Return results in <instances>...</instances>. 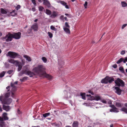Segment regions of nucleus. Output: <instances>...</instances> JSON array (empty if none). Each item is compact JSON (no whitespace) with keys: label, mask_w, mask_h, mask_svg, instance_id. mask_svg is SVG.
I'll return each mask as SVG.
<instances>
[{"label":"nucleus","mask_w":127,"mask_h":127,"mask_svg":"<svg viewBox=\"0 0 127 127\" xmlns=\"http://www.w3.org/2000/svg\"><path fill=\"white\" fill-rule=\"evenodd\" d=\"M45 67L42 65H38L37 66L33 68L32 69L33 71L36 74V75H39L42 77L45 72Z\"/></svg>","instance_id":"f257e3e1"},{"label":"nucleus","mask_w":127,"mask_h":127,"mask_svg":"<svg viewBox=\"0 0 127 127\" xmlns=\"http://www.w3.org/2000/svg\"><path fill=\"white\" fill-rule=\"evenodd\" d=\"M10 95V93L8 92L6 93L4 96L3 95L0 96V100L1 102L2 103L9 104L11 103L12 101V99L8 98Z\"/></svg>","instance_id":"f03ea898"},{"label":"nucleus","mask_w":127,"mask_h":127,"mask_svg":"<svg viewBox=\"0 0 127 127\" xmlns=\"http://www.w3.org/2000/svg\"><path fill=\"white\" fill-rule=\"evenodd\" d=\"M7 61L8 62L16 66H18V71H20L23 65L21 64V62H19L18 61L10 59H8Z\"/></svg>","instance_id":"7ed1b4c3"},{"label":"nucleus","mask_w":127,"mask_h":127,"mask_svg":"<svg viewBox=\"0 0 127 127\" xmlns=\"http://www.w3.org/2000/svg\"><path fill=\"white\" fill-rule=\"evenodd\" d=\"M13 34L9 33L5 36L2 37L1 39L3 41L9 42L11 41L13 38Z\"/></svg>","instance_id":"20e7f679"},{"label":"nucleus","mask_w":127,"mask_h":127,"mask_svg":"<svg viewBox=\"0 0 127 127\" xmlns=\"http://www.w3.org/2000/svg\"><path fill=\"white\" fill-rule=\"evenodd\" d=\"M7 56L9 57H10L12 59H15L17 57L19 58H21V56L18 54L11 52H8L7 54Z\"/></svg>","instance_id":"39448f33"},{"label":"nucleus","mask_w":127,"mask_h":127,"mask_svg":"<svg viewBox=\"0 0 127 127\" xmlns=\"http://www.w3.org/2000/svg\"><path fill=\"white\" fill-rule=\"evenodd\" d=\"M115 83L118 86L123 87L124 85V82L119 78H117L115 81Z\"/></svg>","instance_id":"423d86ee"},{"label":"nucleus","mask_w":127,"mask_h":127,"mask_svg":"<svg viewBox=\"0 0 127 127\" xmlns=\"http://www.w3.org/2000/svg\"><path fill=\"white\" fill-rule=\"evenodd\" d=\"M11 87H12V89L11 90V96L12 97H13L14 96V92L16 90V86L15 85H14V84H12V83L11 84Z\"/></svg>","instance_id":"0eeeda50"},{"label":"nucleus","mask_w":127,"mask_h":127,"mask_svg":"<svg viewBox=\"0 0 127 127\" xmlns=\"http://www.w3.org/2000/svg\"><path fill=\"white\" fill-rule=\"evenodd\" d=\"M23 74H26L27 75H29L30 77H32L36 75V74L34 72H33L29 71H26L25 70Z\"/></svg>","instance_id":"6e6552de"},{"label":"nucleus","mask_w":127,"mask_h":127,"mask_svg":"<svg viewBox=\"0 0 127 127\" xmlns=\"http://www.w3.org/2000/svg\"><path fill=\"white\" fill-rule=\"evenodd\" d=\"M12 34L13 38L16 39H19L21 37V33L20 32H18L17 33H15Z\"/></svg>","instance_id":"1a4fd4ad"},{"label":"nucleus","mask_w":127,"mask_h":127,"mask_svg":"<svg viewBox=\"0 0 127 127\" xmlns=\"http://www.w3.org/2000/svg\"><path fill=\"white\" fill-rule=\"evenodd\" d=\"M57 2L59 3H60L62 5L65 6V7L66 9H69V8L68 7V5L65 2L61 0H58L57 1Z\"/></svg>","instance_id":"9d476101"},{"label":"nucleus","mask_w":127,"mask_h":127,"mask_svg":"<svg viewBox=\"0 0 127 127\" xmlns=\"http://www.w3.org/2000/svg\"><path fill=\"white\" fill-rule=\"evenodd\" d=\"M6 125L4 122L3 119L0 116V127H5Z\"/></svg>","instance_id":"9b49d317"},{"label":"nucleus","mask_w":127,"mask_h":127,"mask_svg":"<svg viewBox=\"0 0 127 127\" xmlns=\"http://www.w3.org/2000/svg\"><path fill=\"white\" fill-rule=\"evenodd\" d=\"M115 90V92L118 95H120L121 94L122 90L120 89V88L118 87H115L114 88Z\"/></svg>","instance_id":"f8f14e48"},{"label":"nucleus","mask_w":127,"mask_h":127,"mask_svg":"<svg viewBox=\"0 0 127 127\" xmlns=\"http://www.w3.org/2000/svg\"><path fill=\"white\" fill-rule=\"evenodd\" d=\"M34 31H37L38 29V27L37 24L36 23H35L32 25L31 27Z\"/></svg>","instance_id":"ddd939ff"},{"label":"nucleus","mask_w":127,"mask_h":127,"mask_svg":"<svg viewBox=\"0 0 127 127\" xmlns=\"http://www.w3.org/2000/svg\"><path fill=\"white\" fill-rule=\"evenodd\" d=\"M7 114L6 113H4L2 115V117L1 118L3 119V120H7L8 119V118L7 117Z\"/></svg>","instance_id":"4468645a"},{"label":"nucleus","mask_w":127,"mask_h":127,"mask_svg":"<svg viewBox=\"0 0 127 127\" xmlns=\"http://www.w3.org/2000/svg\"><path fill=\"white\" fill-rule=\"evenodd\" d=\"M58 15V13L55 11H53L50 17L52 18H54L57 16Z\"/></svg>","instance_id":"2eb2a0df"},{"label":"nucleus","mask_w":127,"mask_h":127,"mask_svg":"<svg viewBox=\"0 0 127 127\" xmlns=\"http://www.w3.org/2000/svg\"><path fill=\"white\" fill-rule=\"evenodd\" d=\"M42 77H45L49 79H50L52 78V77L49 74H47L45 72L44 73V74H43Z\"/></svg>","instance_id":"dca6fc26"},{"label":"nucleus","mask_w":127,"mask_h":127,"mask_svg":"<svg viewBox=\"0 0 127 127\" xmlns=\"http://www.w3.org/2000/svg\"><path fill=\"white\" fill-rule=\"evenodd\" d=\"M86 96L88 97L87 99L88 100L91 101L94 100V96H91L90 95H87Z\"/></svg>","instance_id":"f3484780"},{"label":"nucleus","mask_w":127,"mask_h":127,"mask_svg":"<svg viewBox=\"0 0 127 127\" xmlns=\"http://www.w3.org/2000/svg\"><path fill=\"white\" fill-rule=\"evenodd\" d=\"M3 109L6 111H9L10 109V108L8 105H4L3 106Z\"/></svg>","instance_id":"a211bd4d"},{"label":"nucleus","mask_w":127,"mask_h":127,"mask_svg":"<svg viewBox=\"0 0 127 127\" xmlns=\"http://www.w3.org/2000/svg\"><path fill=\"white\" fill-rule=\"evenodd\" d=\"M108 76L106 77L104 79H103L101 81V83L107 84L108 82Z\"/></svg>","instance_id":"6ab92c4d"},{"label":"nucleus","mask_w":127,"mask_h":127,"mask_svg":"<svg viewBox=\"0 0 127 127\" xmlns=\"http://www.w3.org/2000/svg\"><path fill=\"white\" fill-rule=\"evenodd\" d=\"M43 1V4L44 5L47 6H49L50 5V4L49 1L47 0H42Z\"/></svg>","instance_id":"aec40b11"},{"label":"nucleus","mask_w":127,"mask_h":127,"mask_svg":"<svg viewBox=\"0 0 127 127\" xmlns=\"http://www.w3.org/2000/svg\"><path fill=\"white\" fill-rule=\"evenodd\" d=\"M110 112H113L115 113H117L119 112V111L118 110V109L115 107H114L113 108L110 109Z\"/></svg>","instance_id":"412c9836"},{"label":"nucleus","mask_w":127,"mask_h":127,"mask_svg":"<svg viewBox=\"0 0 127 127\" xmlns=\"http://www.w3.org/2000/svg\"><path fill=\"white\" fill-rule=\"evenodd\" d=\"M65 97L66 99H68L69 98L71 97V95L69 93L65 92Z\"/></svg>","instance_id":"4be33fe9"},{"label":"nucleus","mask_w":127,"mask_h":127,"mask_svg":"<svg viewBox=\"0 0 127 127\" xmlns=\"http://www.w3.org/2000/svg\"><path fill=\"white\" fill-rule=\"evenodd\" d=\"M108 82L109 83H111L113 81H114V79L113 77H109L108 76Z\"/></svg>","instance_id":"5701e85b"},{"label":"nucleus","mask_w":127,"mask_h":127,"mask_svg":"<svg viewBox=\"0 0 127 127\" xmlns=\"http://www.w3.org/2000/svg\"><path fill=\"white\" fill-rule=\"evenodd\" d=\"M94 100H95L97 101L100 100L101 97L99 95H96L95 96H94Z\"/></svg>","instance_id":"b1692460"},{"label":"nucleus","mask_w":127,"mask_h":127,"mask_svg":"<svg viewBox=\"0 0 127 127\" xmlns=\"http://www.w3.org/2000/svg\"><path fill=\"white\" fill-rule=\"evenodd\" d=\"M79 125L78 122L77 121L74 122L72 124L73 127H77Z\"/></svg>","instance_id":"393cba45"},{"label":"nucleus","mask_w":127,"mask_h":127,"mask_svg":"<svg viewBox=\"0 0 127 127\" xmlns=\"http://www.w3.org/2000/svg\"><path fill=\"white\" fill-rule=\"evenodd\" d=\"M24 58L26 59V60L29 62H30L31 61V60L29 56L26 55H24L23 56Z\"/></svg>","instance_id":"a878e982"},{"label":"nucleus","mask_w":127,"mask_h":127,"mask_svg":"<svg viewBox=\"0 0 127 127\" xmlns=\"http://www.w3.org/2000/svg\"><path fill=\"white\" fill-rule=\"evenodd\" d=\"M121 4L122 6L123 7H126L127 6V3L125 1H122Z\"/></svg>","instance_id":"bb28decb"},{"label":"nucleus","mask_w":127,"mask_h":127,"mask_svg":"<svg viewBox=\"0 0 127 127\" xmlns=\"http://www.w3.org/2000/svg\"><path fill=\"white\" fill-rule=\"evenodd\" d=\"M80 95L82 96V98L84 99H86V94L85 93H81L80 94Z\"/></svg>","instance_id":"cd10ccee"},{"label":"nucleus","mask_w":127,"mask_h":127,"mask_svg":"<svg viewBox=\"0 0 127 127\" xmlns=\"http://www.w3.org/2000/svg\"><path fill=\"white\" fill-rule=\"evenodd\" d=\"M0 11L1 13L3 14H6L7 13V11L5 10L3 8H1Z\"/></svg>","instance_id":"c85d7f7f"},{"label":"nucleus","mask_w":127,"mask_h":127,"mask_svg":"<svg viewBox=\"0 0 127 127\" xmlns=\"http://www.w3.org/2000/svg\"><path fill=\"white\" fill-rule=\"evenodd\" d=\"M64 30L66 33H70V32L69 29L66 28H64Z\"/></svg>","instance_id":"c756f323"},{"label":"nucleus","mask_w":127,"mask_h":127,"mask_svg":"<svg viewBox=\"0 0 127 127\" xmlns=\"http://www.w3.org/2000/svg\"><path fill=\"white\" fill-rule=\"evenodd\" d=\"M121 110L122 111L124 112L125 113H126L127 114V109L125 108H123L121 109Z\"/></svg>","instance_id":"7c9ffc66"},{"label":"nucleus","mask_w":127,"mask_h":127,"mask_svg":"<svg viewBox=\"0 0 127 127\" xmlns=\"http://www.w3.org/2000/svg\"><path fill=\"white\" fill-rule=\"evenodd\" d=\"M45 13L48 15H50L51 14V11L48 9L46 10Z\"/></svg>","instance_id":"2f4dec72"},{"label":"nucleus","mask_w":127,"mask_h":127,"mask_svg":"<svg viewBox=\"0 0 127 127\" xmlns=\"http://www.w3.org/2000/svg\"><path fill=\"white\" fill-rule=\"evenodd\" d=\"M50 114V113H48L44 114H43V116L44 118H46L49 116Z\"/></svg>","instance_id":"473e14b6"},{"label":"nucleus","mask_w":127,"mask_h":127,"mask_svg":"<svg viewBox=\"0 0 127 127\" xmlns=\"http://www.w3.org/2000/svg\"><path fill=\"white\" fill-rule=\"evenodd\" d=\"M100 100L101 102L104 103L106 104L107 103V101L106 100L104 99L101 98Z\"/></svg>","instance_id":"72a5a7b5"},{"label":"nucleus","mask_w":127,"mask_h":127,"mask_svg":"<svg viewBox=\"0 0 127 127\" xmlns=\"http://www.w3.org/2000/svg\"><path fill=\"white\" fill-rule=\"evenodd\" d=\"M116 106L118 107H121L122 105L121 104L119 103L116 102L115 104Z\"/></svg>","instance_id":"f704fd0d"},{"label":"nucleus","mask_w":127,"mask_h":127,"mask_svg":"<svg viewBox=\"0 0 127 127\" xmlns=\"http://www.w3.org/2000/svg\"><path fill=\"white\" fill-rule=\"evenodd\" d=\"M10 14L12 16H14L17 14V13L15 12V11L14 10L11 12Z\"/></svg>","instance_id":"c9c22d12"},{"label":"nucleus","mask_w":127,"mask_h":127,"mask_svg":"<svg viewBox=\"0 0 127 127\" xmlns=\"http://www.w3.org/2000/svg\"><path fill=\"white\" fill-rule=\"evenodd\" d=\"M124 60V59L123 58H121L118 61L116 62L117 64H119L122 62Z\"/></svg>","instance_id":"e433bc0d"},{"label":"nucleus","mask_w":127,"mask_h":127,"mask_svg":"<svg viewBox=\"0 0 127 127\" xmlns=\"http://www.w3.org/2000/svg\"><path fill=\"white\" fill-rule=\"evenodd\" d=\"M5 73V72L4 71H2L1 73L0 74V77L2 78L3 77Z\"/></svg>","instance_id":"4c0bfd02"},{"label":"nucleus","mask_w":127,"mask_h":127,"mask_svg":"<svg viewBox=\"0 0 127 127\" xmlns=\"http://www.w3.org/2000/svg\"><path fill=\"white\" fill-rule=\"evenodd\" d=\"M50 29L52 30L55 31H56L57 30L56 29L55 27L54 26L52 25L51 26H50Z\"/></svg>","instance_id":"58836bf2"},{"label":"nucleus","mask_w":127,"mask_h":127,"mask_svg":"<svg viewBox=\"0 0 127 127\" xmlns=\"http://www.w3.org/2000/svg\"><path fill=\"white\" fill-rule=\"evenodd\" d=\"M50 38H52L53 37V34L50 32H48L47 33Z\"/></svg>","instance_id":"ea45409f"},{"label":"nucleus","mask_w":127,"mask_h":127,"mask_svg":"<svg viewBox=\"0 0 127 127\" xmlns=\"http://www.w3.org/2000/svg\"><path fill=\"white\" fill-rule=\"evenodd\" d=\"M42 60L44 63H46L47 62V59L45 57H42Z\"/></svg>","instance_id":"a19ab883"},{"label":"nucleus","mask_w":127,"mask_h":127,"mask_svg":"<svg viewBox=\"0 0 127 127\" xmlns=\"http://www.w3.org/2000/svg\"><path fill=\"white\" fill-rule=\"evenodd\" d=\"M84 6L85 8H87L88 6V2L87 1H86L84 4Z\"/></svg>","instance_id":"79ce46f5"},{"label":"nucleus","mask_w":127,"mask_h":127,"mask_svg":"<svg viewBox=\"0 0 127 127\" xmlns=\"http://www.w3.org/2000/svg\"><path fill=\"white\" fill-rule=\"evenodd\" d=\"M119 70L122 73L124 72L123 68L122 67H120L119 68Z\"/></svg>","instance_id":"37998d69"},{"label":"nucleus","mask_w":127,"mask_h":127,"mask_svg":"<svg viewBox=\"0 0 127 127\" xmlns=\"http://www.w3.org/2000/svg\"><path fill=\"white\" fill-rule=\"evenodd\" d=\"M44 9V8L42 6H40L39 7V10L40 11H42L43 9Z\"/></svg>","instance_id":"c03bdc74"},{"label":"nucleus","mask_w":127,"mask_h":127,"mask_svg":"<svg viewBox=\"0 0 127 127\" xmlns=\"http://www.w3.org/2000/svg\"><path fill=\"white\" fill-rule=\"evenodd\" d=\"M13 72V70H9L7 72V73L8 74H11Z\"/></svg>","instance_id":"a18cd8bd"},{"label":"nucleus","mask_w":127,"mask_h":127,"mask_svg":"<svg viewBox=\"0 0 127 127\" xmlns=\"http://www.w3.org/2000/svg\"><path fill=\"white\" fill-rule=\"evenodd\" d=\"M22 63H21V64L22 65H24L25 63V61L24 60L22 59L21 60Z\"/></svg>","instance_id":"49530a36"},{"label":"nucleus","mask_w":127,"mask_h":127,"mask_svg":"<svg viewBox=\"0 0 127 127\" xmlns=\"http://www.w3.org/2000/svg\"><path fill=\"white\" fill-rule=\"evenodd\" d=\"M83 104L84 105H85L86 106H89L90 105V103L88 104L86 103H84Z\"/></svg>","instance_id":"de8ad7c7"},{"label":"nucleus","mask_w":127,"mask_h":127,"mask_svg":"<svg viewBox=\"0 0 127 127\" xmlns=\"http://www.w3.org/2000/svg\"><path fill=\"white\" fill-rule=\"evenodd\" d=\"M65 25L66 27H67L68 28H69L70 27L68 23L67 22H66L65 23Z\"/></svg>","instance_id":"09e8293b"},{"label":"nucleus","mask_w":127,"mask_h":127,"mask_svg":"<svg viewBox=\"0 0 127 127\" xmlns=\"http://www.w3.org/2000/svg\"><path fill=\"white\" fill-rule=\"evenodd\" d=\"M21 7V6L19 5H17L16 7V9L17 10H18L20 9Z\"/></svg>","instance_id":"8fccbe9b"},{"label":"nucleus","mask_w":127,"mask_h":127,"mask_svg":"<svg viewBox=\"0 0 127 127\" xmlns=\"http://www.w3.org/2000/svg\"><path fill=\"white\" fill-rule=\"evenodd\" d=\"M32 2L34 5H35L36 4V1L35 0H32Z\"/></svg>","instance_id":"3c124183"},{"label":"nucleus","mask_w":127,"mask_h":127,"mask_svg":"<svg viewBox=\"0 0 127 127\" xmlns=\"http://www.w3.org/2000/svg\"><path fill=\"white\" fill-rule=\"evenodd\" d=\"M127 25V24H124L122 26V29H123Z\"/></svg>","instance_id":"603ef678"},{"label":"nucleus","mask_w":127,"mask_h":127,"mask_svg":"<svg viewBox=\"0 0 127 127\" xmlns=\"http://www.w3.org/2000/svg\"><path fill=\"white\" fill-rule=\"evenodd\" d=\"M123 61V62L124 63H126V62H127V57H126L124 59V60Z\"/></svg>","instance_id":"864d4df0"},{"label":"nucleus","mask_w":127,"mask_h":127,"mask_svg":"<svg viewBox=\"0 0 127 127\" xmlns=\"http://www.w3.org/2000/svg\"><path fill=\"white\" fill-rule=\"evenodd\" d=\"M125 53V51H124L123 50L122 51L121 53V54L122 55H124Z\"/></svg>","instance_id":"5fc2aeb1"},{"label":"nucleus","mask_w":127,"mask_h":127,"mask_svg":"<svg viewBox=\"0 0 127 127\" xmlns=\"http://www.w3.org/2000/svg\"><path fill=\"white\" fill-rule=\"evenodd\" d=\"M113 67L114 68H116L117 67V66L116 64H115L113 65Z\"/></svg>","instance_id":"6e6d98bb"},{"label":"nucleus","mask_w":127,"mask_h":127,"mask_svg":"<svg viewBox=\"0 0 127 127\" xmlns=\"http://www.w3.org/2000/svg\"><path fill=\"white\" fill-rule=\"evenodd\" d=\"M10 86H8L7 87H6V89L7 90V91H9V90H10Z\"/></svg>","instance_id":"4d7b16f0"},{"label":"nucleus","mask_w":127,"mask_h":127,"mask_svg":"<svg viewBox=\"0 0 127 127\" xmlns=\"http://www.w3.org/2000/svg\"><path fill=\"white\" fill-rule=\"evenodd\" d=\"M89 93L91 94H92L93 95H94V94L93 93V92H92L91 91H89Z\"/></svg>","instance_id":"13d9d810"},{"label":"nucleus","mask_w":127,"mask_h":127,"mask_svg":"<svg viewBox=\"0 0 127 127\" xmlns=\"http://www.w3.org/2000/svg\"><path fill=\"white\" fill-rule=\"evenodd\" d=\"M32 31V30L31 29H30L28 30V32L29 33H30V32H31Z\"/></svg>","instance_id":"bf43d9fd"},{"label":"nucleus","mask_w":127,"mask_h":127,"mask_svg":"<svg viewBox=\"0 0 127 127\" xmlns=\"http://www.w3.org/2000/svg\"><path fill=\"white\" fill-rule=\"evenodd\" d=\"M109 106L112 108H114V107H115L114 105H110Z\"/></svg>","instance_id":"052dcab7"},{"label":"nucleus","mask_w":127,"mask_h":127,"mask_svg":"<svg viewBox=\"0 0 127 127\" xmlns=\"http://www.w3.org/2000/svg\"><path fill=\"white\" fill-rule=\"evenodd\" d=\"M64 16L63 15H62L61 16V17H60V19H62V20H63V19L64 18Z\"/></svg>","instance_id":"680f3d73"},{"label":"nucleus","mask_w":127,"mask_h":127,"mask_svg":"<svg viewBox=\"0 0 127 127\" xmlns=\"http://www.w3.org/2000/svg\"><path fill=\"white\" fill-rule=\"evenodd\" d=\"M32 10L33 11H34L35 10V8L34 7L32 8Z\"/></svg>","instance_id":"e2e57ef3"},{"label":"nucleus","mask_w":127,"mask_h":127,"mask_svg":"<svg viewBox=\"0 0 127 127\" xmlns=\"http://www.w3.org/2000/svg\"><path fill=\"white\" fill-rule=\"evenodd\" d=\"M17 83H18V81H16V82H15L14 83H12V84H14V85H15V84H17Z\"/></svg>","instance_id":"0e129e2a"},{"label":"nucleus","mask_w":127,"mask_h":127,"mask_svg":"<svg viewBox=\"0 0 127 127\" xmlns=\"http://www.w3.org/2000/svg\"><path fill=\"white\" fill-rule=\"evenodd\" d=\"M108 104H111L112 102H111V101L110 100H109V101L108 102Z\"/></svg>","instance_id":"69168bd1"},{"label":"nucleus","mask_w":127,"mask_h":127,"mask_svg":"<svg viewBox=\"0 0 127 127\" xmlns=\"http://www.w3.org/2000/svg\"><path fill=\"white\" fill-rule=\"evenodd\" d=\"M2 109L1 107V106L0 105V111L1 112L2 111Z\"/></svg>","instance_id":"338daca9"},{"label":"nucleus","mask_w":127,"mask_h":127,"mask_svg":"<svg viewBox=\"0 0 127 127\" xmlns=\"http://www.w3.org/2000/svg\"><path fill=\"white\" fill-rule=\"evenodd\" d=\"M27 78V77H24L23 78V79L24 80H25V79H26Z\"/></svg>","instance_id":"774afa93"}]
</instances>
